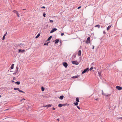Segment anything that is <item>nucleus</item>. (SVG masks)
Instances as JSON below:
<instances>
[{
	"label": "nucleus",
	"instance_id": "43",
	"mask_svg": "<svg viewBox=\"0 0 122 122\" xmlns=\"http://www.w3.org/2000/svg\"><path fill=\"white\" fill-rule=\"evenodd\" d=\"M103 33L104 34H105V31H103Z\"/></svg>",
	"mask_w": 122,
	"mask_h": 122
},
{
	"label": "nucleus",
	"instance_id": "21",
	"mask_svg": "<svg viewBox=\"0 0 122 122\" xmlns=\"http://www.w3.org/2000/svg\"><path fill=\"white\" fill-rule=\"evenodd\" d=\"M52 37V36H50L49 37V38H48V39L47 40V41H49V40H51V38Z\"/></svg>",
	"mask_w": 122,
	"mask_h": 122
},
{
	"label": "nucleus",
	"instance_id": "39",
	"mask_svg": "<svg viewBox=\"0 0 122 122\" xmlns=\"http://www.w3.org/2000/svg\"><path fill=\"white\" fill-rule=\"evenodd\" d=\"M41 8L45 9V6H43L41 7Z\"/></svg>",
	"mask_w": 122,
	"mask_h": 122
},
{
	"label": "nucleus",
	"instance_id": "3",
	"mask_svg": "<svg viewBox=\"0 0 122 122\" xmlns=\"http://www.w3.org/2000/svg\"><path fill=\"white\" fill-rule=\"evenodd\" d=\"M89 71L88 68H87L84 69V70L82 72V73L83 74L86 72L87 71L88 72Z\"/></svg>",
	"mask_w": 122,
	"mask_h": 122
},
{
	"label": "nucleus",
	"instance_id": "31",
	"mask_svg": "<svg viewBox=\"0 0 122 122\" xmlns=\"http://www.w3.org/2000/svg\"><path fill=\"white\" fill-rule=\"evenodd\" d=\"M48 43H45L44 44V45H48Z\"/></svg>",
	"mask_w": 122,
	"mask_h": 122
},
{
	"label": "nucleus",
	"instance_id": "26",
	"mask_svg": "<svg viewBox=\"0 0 122 122\" xmlns=\"http://www.w3.org/2000/svg\"><path fill=\"white\" fill-rule=\"evenodd\" d=\"M74 104L76 106H77L78 104V103L76 102H74Z\"/></svg>",
	"mask_w": 122,
	"mask_h": 122
},
{
	"label": "nucleus",
	"instance_id": "48",
	"mask_svg": "<svg viewBox=\"0 0 122 122\" xmlns=\"http://www.w3.org/2000/svg\"><path fill=\"white\" fill-rule=\"evenodd\" d=\"M76 57V55H74V57Z\"/></svg>",
	"mask_w": 122,
	"mask_h": 122
},
{
	"label": "nucleus",
	"instance_id": "7",
	"mask_svg": "<svg viewBox=\"0 0 122 122\" xmlns=\"http://www.w3.org/2000/svg\"><path fill=\"white\" fill-rule=\"evenodd\" d=\"M63 65L64 66L66 67V68L68 66L66 62L63 63Z\"/></svg>",
	"mask_w": 122,
	"mask_h": 122
},
{
	"label": "nucleus",
	"instance_id": "52",
	"mask_svg": "<svg viewBox=\"0 0 122 122\" xmlns=\"http://www.w3.org/2000/svg\"><path fill=\"white\" fill-rule=\"evenodd\" d=\"M87 7H86L85 8H86Z\"/></svg>",
	"mask_w": 122,
	"mask_h": 122
},
{
	"label": "nucleus",
	"instance_id": "22",
	"mask_svg": "<svg viewBox=\"0 0 122 122\" xmlns=\"http://www.w3.org/2000/svg\"><path fill=\"white\" fill-rule=\"evenodd\" d=\"M41 89L42 91V92H43L45 88L43 87H41Z\"/></svg>",
	"mask_w": 122,
	"mask_h": 122
},
{
	"label": "nucleus",
	"instance_id": "25",
	"mask_svg": "<svg viewBox=\"0 0 122 122\" xmlns=\"http://www.w3.org/2000/svg\"><path fill=\"white\" fill-rule=\"evenodd\" d=\"M40 34H38L36 37V38H38L40 36Z\"/></svg>",
	"mask_w": 122,
	"mask_h": 122
},
{
	"label": "nucleus",
	"instance_id": "12",
	"mask_svg": "<svg viewBox=\"0 0 122 122\" xmlns=\"http://www.w3.org/2000/svg\"><path fill=\"white\" fill-rule=\"evenodd\" d=\"M7 34V32H6L5 33V34L3 36V38H2V40H4L5 39V36H6V35Z\"/></svg>",
	"mask_w": 122,
	"mask_h": 122
},
{
	"label": "nucleus",
	"instance_id": "14",
	"mask_svg": "<svg viewBox=\"0 0 122 122\" xmlns=\"http://www.w3.org/2000/svg\"><path fill=\"white\" fill-rule=\"evenodd\" d=\"M64 98V96L62 95L61 96L59 97V99L61 100H62Z\"/></svg>",
	"mask_w": 122,
	"mask_h": 122
},
{
	"label": "nucleus",
	"instance_id": "33",
	"mask_svg": "<svg viewBox=\"0 0 122 122\" xmlns=\"http://www.w3.org/2000/svg\"><path fill=\"white\" fill-rule=\"evenodd\" d=\"M93 67H91L90 69V70L91 71L93 69Z\"/></svg>",
	"mask_w": 122,
	"mask_h": 122
},
{
	"label": "nucleus",
	"instance_id": "37",
	"mask_svg": "<svg viewBox=\"0 0 122 122\" xmlns=\"http://www.w3.org/2000/svg\"><path fill=\"white\" fill-rule=\"evenodd\" d=\"M16 14L17 16L18 17H19V13H18L17 14Z\"/></svg>",
	"mask_w": 122,
	"mask_h": 122
},
{
	"label": "nucleus",
	"instance_id": "1",
	"mask_svg": "<svg viewBox=\"0 0 122 122\" xmlns=\"http://www.w3.org/2000/svg\"><path fill=\"white\" fill-rule=\"evenodd\" d=\"M90 37H89L87 38V40L85 41V42L86 44H88L90 42Z\"/></svg>",
	"mask_w": 122,
	"mask_h": 122
},
{
	"label": "nucleus",
	"instance_id": "50",
	"mask_svg": "<svg viewBox=\"0 0 122 122\" xmlns=\"http://www.w3.org/2000/svg\"><path fill=\"white\" fill-rule=\"evenodd\" d=\"M15 79L14 77L13 78V79Z\"/></svg>",
	"mask_w": 122,
	"mask_h": 122
},
{
	"label": "nucleus",
	"instance_id": "20",
	"mask_svg": "<svg viewBox=\"0 0 122 122\" xmlns=\"http://www.w3.org/2000/svg\"><path fill=\"white\" fill-rule=\"evenodd\" d=\"M15 83L17 84L18 85H19L20 84V81H17L15 82Z\"/></svg>",
	"mask_w": 122,
	"mask_h": 122
},
{
	"label": "nucleus",
	"instance_id": "10",
	"mask_svg": "<svg viewBox=\"0 0 122 122\" xmlns=\"http://www.w3.org/2000/svg\"><path fill=\"white\" fill-rule=\"evenodd\" d=\"M25 50H21V49H20L19 50V51L18 52L19 53L20 52H25Z\"/></svg>",
	"mask_w": 122,
	"mask_h": 122
},
{
	"label": "nucleus",
	"instance_id": "34",
	"mask_svg": "<svg viewBox=\"0 0 122 122\" xmlns=\"http://www.w3.org/2000/svg\"><path fill=\"white\" fill-rule=\"evenodd\" d=\"M77 108L79 109H80V108L79 107V106H77Z\"/></svg>",
	"mask_w": 122,
	"mask_h": 122
},
{
	"label": "nucleus",
	"instance_id": "4",
	"mask_svg": "<svg viewBox=\"0 0 122 122\" xmlns=\"http://www.w3.org/2000/svg\"><path fill=\"white\" fill-rule=\"evenodd\" d=\"M116 88L117 89L119 90H121L122 89V87L118 86H116Z\"/></svg>",
	"mask_w": 122,
	"mask_h": 122
},
{
	"label": "nucleus",
	"instance_id": "16",
	"mask_svg": "<svg viewBox=\"0 0 122 122\" xmlns=\"http://www.w3.org/2000/svg\"><path fill=\"white\" fill-rule=\"evenodd\" d=\"M76 102H79V99L78 97H77L76 99Z\"/></svg>",
	"mask_w": 122,
	"mask_h": 122
},
{
	"label": "nucleus",
	"instance_id": "51",
	"mask_svg": "<svg viewBox=\"0 0 122 122\" xmlns=\"http://www.w3.org/2000/svg\"><path fill=\"white\" fill-rule=\"evenodd\" d=\"M15 79L14 77L13 78V79Z\"/></svg>",
	"mask_w": 122,
	"mask_h": 122
},
{
	"label": "nucleus",
	"instance_id": "6",
	"mask_svg": "<svg viewBox=\"0 0 122 122\" xmlns=\"http://www.w3.org/2000/svg\"><path fill=\"white\" fill-rule=\"evenodd\" d=\"M57 30V29L56 28H54L51 31L50 33H52L55 31H56Z\"/></svg>",
	"mask_w": 122,
	"mask_h": 122
},
{
	"label": "nucleus",
	"instance_id": "32",
	"mask_svg": "<svg viewBox=\"0 0 122 122\" xmlns=\"http://www.w3.org/2000/svg\"><path fill=\"white\" fill-rule=\"evenodd\" d=\"M53 22V20H50V23H52Z\"/></svg>",
	"mask_w": 122,
	"mask_h": 122
},
{
	"label": "nucleus",
	"instance_id": "49",
	"mask_svg": "<svg viewBox=\"0 0 122 122\" xmlns=\"http://www.w3.org/2000/svg\"><path fill=\"white\" fill-rule=\"evenodd\" d=\"M1 97V96L0 95V97Z\"/></svg>",
	"mask_w": 122,
	"mask_h": 122
},
{
	"label": "nucleus",
	"instance_id": "29",
	"mask_svg": "<svg viewBox=\"0 0 122 122\" xmlns=\"http://www.w3.org/2000/svg\"><path fill=\"white\" fill-rule=\"evenodd\" d=\"M122 117H117V120H118V119H122Z\"/></svg>",
	"mask_w": 122,
	"mask_h": 122
},
{
	"label": "nucleus",
	"instance_id": "13",
	"mask_svg": "<svg viewBox=\"0 0 122 122\" xmlns=\"http://www.w3.org/2000/svg\"><path fill=\"white\" fill-rule=\"evenodd\" d=\"M79 77V76L78 75H77L75 76H72V78H78Z\"/></svg>",
	"mask_w": 122,
	"mask_h": 122
},
{
	"label": "nucleus",
	"instance_id": "5",
	"mask_svg": "<svg viewBox=\"0 0 122 122\" xmlns=\"http://www.w3.org/2000/svg\"><path fill=\"white\" fill-rule=\"evenodd\" d=\"M72 64L76 65H77L79 64L78 62L76 61H72Z\"/></svg>",
	"mask_w": 122,
	"mask_h": 122
},
{
	"label": "nucleus",
	"instance_id": "2",
	"mask_svg": "<svg viewBox=\"0 0 122 122\" xmlns=\"http://www.w3.org/2000/svg\"><path fill=\"white\" fill-rule=\"evenodd\" d=\"M14 90H18L20 92H21L23 93H25V92H23V91L20 90L19 88H14Z\"/></svg>",
	"mask_w": 122,
	"mask_h": 122
},
{
	"label": "nucleus",
	"instance_id": "15",
	"mask_svg": "<svg viewBox=\"0 0 122 122\" xmlns=\"http://www.w3.org/2000/svg\"><path fill=\"white\" fill-rule=\"evenodd\" d=\"M13 12L14 13H16V14H17L18 13V12L17 11H16L15 10H13Z\"/></svg>",
	"mask_w": 122,
	"mask_h": 122
},
{
	"label": "nucleus",
	"instance_id": "42",
	"mask_svg": "<svg viewBox=\"0 0 122 122\" xmlns=\"http://www.w3.org/2000/svg\"><path fill=\"white\" fill-rule=\"evenodd\" d=\"M57 120L59 122V119H57Z\"/></svg>",
	"mask_w": 122,
	"mask_h": 122
},
{
	"label": "nucleus",
	"instance_id": "38",
	"mask_svg": "<svg viewBox=\"0 0 122 122\" xmlns=\"http://www.w3.org/2000/svg\"><path fill=\"white\" fill-rule=\"evenodd\" d=\"M102 95H105V94H104V93L103 92V91H102Z\"/></svg>",
	"mask_w": 122,
	"mask_h": 122
},
{
	"label": "nucleus",
	"instance_id": "17",
	"mask_svg": "<svg viewBox=\"0 0 122 122\" xmlns=\"http://www.w3.org/2000/svg\"><path fill=\"white\" fill-rule=\"evenodd\" d=\"M111 26V25H109L107 27V30H108L110 28Z\"/></svg>",
	"mask_w": 122,
	"mask_h": 122
},
{
	"label": "nucleus",
	"instance_id": "11",
	"mask_svg": "<svg viewBox=\"0 0 122 122\" xmlns=\"http://www.w3.org/2000/svg\"><path fill=\"white\" fill-rule=\"evenodd\" d=\"M64 105L63 104H59L58 105V106L59 107H61L62 106H64Z\"/></svg>",
	"mask_w": 122,
	"mask_h": 122
},
{
	"label": "nucleus",
	"instance_id": "24",
	"mask_svg": "<svg viewBox=\"0 0 122 122\" xmlns=\"http://www.w3.org/2000/svg\"><path fill=\"white\" fill-rule=\"evenodd\" d=\"M111 94H108V95H106V94H105V96L108 97L110 96V95H111Z\"/></svg>",
	"mask_w": 122,
	"mask_h": 122
},
{
	"label": "nucleus",
	"instance_id": "36",
	"mask_svg": "<svg viewBox=\"0 0 122 122\" xmlns=\"http://www.w3.org/2000/svg\"><path fill=\"white\" fill-rule=\"evenodd\" d=\"M81 6H80L79 7H78V8H77V9H80V8H81Z\"/></svg>",
	"mask_w": 122,
	"mask_h": 122
},
{
	"label": "nucleus",
	"instance_id": "35",
	"mask_svg": "<svg viewBox=\"0 0 122 122\" xmlns=\"http://www.w3.org/2000/svg\"><path fill=\"white\" fill-rule=\"evenodd\" d=\"M64 35V33H61V35L62 36H63Z\"/></svg>",
	"mask_w": 122,
	"mask_h": 122
},
{
	"label": "nucleus",
	"instance_id": "53",
	"mask_svg": "<svg viewBox=\"0 0 122 122\" xmlns=\"http://www.w3.org/2000/svg\"><path fill=\"white\" fill-rule=\"evenodd\" d=\"M22 100H23V99Z\"/></svg>",
	"mask_w": 122,
	"mask_h": 122
},
{
	"label": "nucleus",
	"instance_id": "9",
	"mask_svg": "<svg viewBox=\"0 0 122 122\" xmlns=\"http://www.w3.org/2000/svg\"><path fill=\"white\" fill-rule=\"evenodd\" d=\"M51 105H50V104H48L46 106H44L43 107H47L48 108L49 107H51Z\"/></svg>",
	"mask_w": 122,
	"mask_h": 122
},
{
	"label": "nucleus",
	"instance_id": "41",
	"mask_svg": "<svg viewBox=\"0 0 122 122\" xmlns=\"http://www.w3.org/2000/svg\"><path fill=\"white\" fill-rule=\"evenodd\" d=\"M52 109H53V110H55V108H52Z\"/></svg>",
	"mask_w": 122,
	"mask_h": 122
},
{
	"label": "nucleus",
	"instance_id": "46",
	"mask_svg": "<svg viewBox=\"0 0 122 122\" xmlns=\"http://www.w3.org/2000/svg\"><path fill=\"white\" fill-rule=\"evenodd\" d=\"M11 82H14V81H11Z\"/></svg>",
	"mask_w": 122,
	"mask_h": 122
},
{
	"label": "nucleus",
	"instance_id": "47",
	"mask_svg": "<svg viewBox=\"0 0 122 122\" xmlns=\"http://www.w3.org/2000/svg\"><path fill=\"white\" fill-rule=\"evenodd\" d=\"M103 26H101V28H103Z\"/></svg>",
	"mask_w": 122,
	"mask_h": 122
},
{
	"label": "nucleus",
	"instance_id": "45",
	"mask_svg": "<svg viewBox=\"0 0 122 122\" xmlns=\"http://www.w3.org/2000/svg\"><path fill=\"white\" fill-rule=\"evenodd\" d=\"M95 99L96 100H98V99Z\"/></svg>",
	"mask_w": 122,
	"mask_h": 122
},
{
	"label": "nucleus",
	"instance_id": "28",
	"mask_svg": "<svg viewBox=\"0 0 122 122\" xmlns=\"http://www.w3.org/2000/svg\"><path fill=\"white\" fill-rule=\"evenodd\" d=\"M63 104L64 105V106H65L66 105H67V106H68L69 105V104H67V103L64 104Z\"/></svg>",
	"mask_w": 122,
	"mask_h": 122
},
{
	"label": "nucleus",
	"instance_id": "18",
	"mask_svg": "<svg viewBox=\"0 0 122 122\" xmlns=\"http://www.w3.org/2000/svg\"><path fill=\"white\" fill-rule=\"evenodd\" d=\"M59 41V40L58 39H56L55 40V44H56Z\"/></svg>",
	"mask_w": 122,
	"mask_h": 122
},
{
	"label": "nucleus",
	"instance_id": "30",
	"mask_svg": "<svg viewBox=\"0 0 122 122\" xmlns=\"http://www.w3.org/2000/svg\"><path fill=\"white\" fill-rule=\"evenodd\" d=\"M46 14L45 13H44L43 14V16H44V17H46Z\"/></svg>",
	"mask_w": 122,
	"mask_h": 122
},
{
	"label": "nucleus",
	"instance_id": "23",
	"mask_svg": "<svg viewBox=\"0 0 122 122\" xmlns=\"http://www.w3.org/2000/svg\"><path fill=\"white\" fill-rule=\"evenodd\" d=\"M95 27H97L98 28H99L100 27V25H96L95 26Z\"/></svg>",
	"mask_w": 122,
	"mask_h": 122
},
{
	"label": "nucleus",
	"instance_id": "27",
	"mask_svg": "<svg viewBox=\"0 0 122 122\" xmlns=\"http://www.w3.org/2000/svg\"><path fill=\"white\" fill-rule=\"evenodd\" d=\"M98 74H99V76H100V77H101V72H99Z\"/></svg>",
	"mask_w": 122,
	"mask_h": 122
},
{
	"label": "nucleus",
	"instance_id": "8",
	"mask_svg": "<svg viewBox=\"0 0 122 122\" xmlns=\"http://www.w3.org/2000/svg\"><path fill=\"white\" fill-rule=\"evenodd\" d=\"M81 51L79 50L78 51V56H81Z\"/></svg>",
	"mask_w": 122,
	"mask_h": 122
},
{
	"label": "nucleus",
	"instance_id": "44",
	"mask_svg": "<svg viewBox=\"0 0 122 122\" xmlns=\"http://www.w3.org/2000/svg\"><path fill=\"white\" fill-rule=\"evenodd\" d=\"M16 72L14 73L13 74H16Z\"/></svg>",
	"mask_w": 122,
	"mask_h": 122
},
{
	"label": "nucleus",
	"instance_id": "19",
	"mask_svg": "<svg viewBox=\"0 0 122 122\" xmlns=\"http://www.w3.org/2000/svg\"><path fill=\"white\" fill-rule=\"evenodd\" d=\"M14 64H12L11 67V68L12 69H13L14 68Z\"/></svg>",
	"mask_w": 122,
	"mask_h": 122
},
{
	"label": "nucleus",
	"instance_id": "40",
	"mask_svg": "<svg viewBox=\"0 0 122 122\" xmlns=\"http://www.w3.org/2000/svg\"><path fill=\"white\" fill-rule=\"evenodd\" d=\"M94 46L93 45V47H92V49H94Z\"/></svg>",
	"mask_w": 122,
	"mask_h": 122
}]
</instances>
